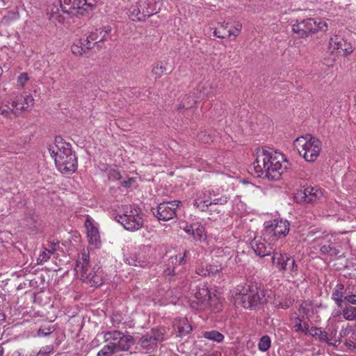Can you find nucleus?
<instances>
[{"instance_id": "49", "label": "nucleus", "mask_w": 356, "mask_h": 356, "mask_svg": "<svg viewBox=\"0 0 356 356\" xmlns=\"http://www.w3.org/2000/svg\"><path fill=\"white\" fill-rule=\"evenodd\" d=\"M81 42H83V47L85 49V52H86L87 50H90L92 49V47L95 45L94 44V41H92L89 38V35L86 39H80Z\"/></svg>"}, {"instance_id": "50", "label": "nucleus", "mask_w": 356, "mask_h": 356, "mask_svg": "<svg viewBox=\"0 0 356 356\" xmlns=\"http://www.w3.org/2000/svg\"><path fill=\"white\" fill-rule=\"evenodd\" d=\"M321 251L324 254L333 255L336 254V250L330 245H323L321 248Z\"/></svg>"}, {"instance_id": "56", "label": "nucleus", "mask_w": 356, "mask_h": 356, "mask_svg": "<svg viewBox=\"0 0 356 356\" xmlns=\"http://www.w3.org/2000/svg\"><path fill=\"white\" fill-rule=\"evenodd\" d=\"M135 182H136V178L131 177V178H129L127 180L122 182V185L124 187L129 188V187H131L132 186V184Z\"/></svg>"}, {"instance_id": "26", "label": "nucleus", "mask_w": 356, "mask_h": 356, "mask_svg": "<svg viewBox=\"0 0 356 356\" xmlns=\"http://www.w3.org/2000/svg\"><path fill=\"white\" fill-rule=\"evenodd\" d=\"M174 325L177 329L179 337H181L187 335L192 330V326L186 318L177 319Z\"/></svg>"}, {"instance_id": "58", "label": "nucleus", "mask_w": 356, "mask_h": 356, "mask_svg": "<svg viewBox=\"0 0 356 356\" xmlns=\"http://www.w3.org/2000/svg\"><path fill=\"white\" fill-rule=\"evenodd\" d=\"M355 343L356 342H354L352 340L350 339H348V340H346L345 341V345L346 347H348L349 349L350 350H355Z\"/></svg>"}, {"instance_id": "38", "label": "nucleus", "mask_w": 356, "mask_h": 356, "mask_svg": "<svg viewBox=\"0 0 356 356\" xmlns=\"http://www.w3.org/2000/svg\"><path fill=\"white\" fill-rule=\"evenodd\" d=\"M100 0H81L84 14L92 10L98 4Z\"/></svg>"}, {"instance_id": "16", "label": "nucleus", "mask_w": 356, "mask_h": 356, "mask_svg": "<svg viewBox=\"0 0 356 356\" xmlns=\"http://www.w3.org/2000/svg\"><path fill=\"white\" fill-rule=\"evenodd\" d=\"M78 273L80 274L81 280L83 282L91 286H100L103 284L102 270L99 267L96 269L95 268L90 269V267L83 268L80 270Z\"/></svg>"}, {"instance_id": "10", "label": "nucleus", "mask_w": 356, "mask_h": 356, "mask_svg": "<svg viewBox=\"0 0 356 356\" xmlns=\"http://www.w3.org/2000/svg\"><path fill=\"white\" fill-rule=\"evenodd\" d=\"M191 256L189 250H184L183 252H179L170 257L165 263V268L163 270V275L169 280L179 274L177 271L178 266H183L186 264L187 259Z\"/></svg>"}, {"instance_id": "33", "label": "nucleus", "mask_w": 356, "mask_h": 356, "mask_svg": "<svg viewBox=\"0 0 356 356\" xmlns=\"http://www.w3.org/2000/svg\"><path fill=\"white\" fill-rule=\"evenodd\" d=\"M309 335L314 337H317L320 341L326 342L329 345L331 344V343L328 342L327 333L325 331L322 330L321 328L312 327L310 329Z\"/></svg>"}, {"instance_id": "35", "label": "nucleus", "mask_w": 356, "mask_h": 356, "mask_svg": "<svg viewBox=\"0 0 356 356\" xmlns=\"http://www.w3.org/2000/svg\"><path fill=\"white\" fill-rule=\"evenodd\" d=\"M342 315L347 321H354L356 319V307L346 306L342 309Z\"/></svg>"}, {"instance_id": "30", "label": "nucleus", "mask_w": 356, "mask_h": 356, "mask_svg": "<svg viewBox=\"0 0 356 356\" xmlns=\"http://www.w3.org/2000/svg\"><path fill=\"white\" fill-rule=\"evenodd\" d=\"M152 339H153L148 332L143 335L140 339V344L141 347L147 351L154 350L156 346V343Z\"/></svg>"}, {"instance_id": "12", "label": "nucleus", "mask_w": 356, "mask_h": 356, "mask_svg": "<svg viewBox=\"0 0 356 356\" xmlns=\"http://www.w3.org/2000/svg\"><path fill=\"white\" fill-rule=\"evenodd\" d=\"M179 204H181L179 200L163 202L156 208H152V211L159 220L168 221L176 216Z\"/></svg>"}, {"instance_id": "47", "label": "nucleus", "mask_w": 356, "mask_h": 356, "mask_svg": "<svg viewBox=\"0 0 356 356\" xmlns=\"http://www.w3.org/2000/svg\"><path fill=\"white\" fill-rule=\"evenodd\" d=\"M55 329L53 327H42L38 331V335L39 337H46L52 333Z\"/></svg>"}, {"instance_id": "6", "label": "nucleus", "mask_w": 356, "mask_h": 356, "mask_svg": "<svg viewBox=\"0 0 356 356\" xmlns=\"http://www.w3.org/2000/svg\"><path fill=\"white\" fill-rule=\"evenodd\" d=\"M298 154L308 162L314 161L321 151V142L310 135L298 137L293 142Z\"/></svg>"}, {"instance_id": "52", "label": "nucleus", "mask_w": 356, "mask_h": 356, "mask_svg": "<svg viewBox=\"0 0 356 356\" xmlns=\"http://www.w3.org/2000/svg\"><path fill=\"white\" fill-rule=\"evenodd\" d=\"M353 332V330L351 326H347L346 327H343L340 332H339V334L341 337H346L347 335H348L350 333Z\"/></svg>"}, {"instance_id": "2", "label": "nucleus", "mask_w": 356, "mask_h": 356, "mask_svg": "<svg viewBox=\"0 0 356 356\" xmlns=\"http://www.w3.org/2000/svg\"><path fill=\"white\" fill-rule=\"evenodd\" d=\"M188 302L194 309H210L217 312L221 309L222 300L220 295L211 293L206 283H200L191 287L187 294Z\"/></svg>"}, {"instance_id": "45", "label": "nucleus", "mask_w": 356, "mask_h": 356, "mask_svg": "<svg viewBox=\"0 0 356 356\" xmlns=\"http://www.w3.org/2000/svg\"><path fill=\"white\" fill-rule=\"evenodd\" d=\"M197 140L204 144L210 143L212 141L211 136L206 131H200L197 136Z\"/></svg>"}, {"instance_id": "4", "label": "nucleus", "mask_w": 356, "mask_h": 356, "mask_svg": "<svg viewBox=\"0 0 356 356\" xmlns=\"http://www.w3.org/2000/svg\"><path fill=\"white\" fill-rule=\"evenodd\" d=\"M241 305L246 309H253L267 302L266 291L256 283H250L237 289Z\"/></svg>"}, {"instance_id": "64", "label": "nucleus", "mask_w": 356, "mask_h": 356, "mask_svg": "<svg viewBox=\"0 0 356 356\" xmlns=\"http://www.w3.org/2000/svg\"><path fill=\"white\" fill-rule=\"evenodd\" d=\"M353 334L355 335V337H353V339H356V334L355 333V332H354V331L353 332Z\"/></svg>"}, {"instance_id": "29", "label": "nucleus", "mask_w": 356, "mask_h": 356, "mask_svg": "<svg viewBox=\"0 0 356 356\" xmlns=\"http://www.w3.org/2000/svg\"><path fill=\"white\" fill-rule=\"evenodd\" d=\"M0 115L4 118H11V115L16 116L15 108L12 106V99L0 102Z\"/></svg>"}, {"instance_id": "36", "label": "nucleus", "mask_w": 356, "mask_h": 356, "mask_svg": "<svg viewBox=\"0 0 356 356\" xmlns=\"http://www.w3.org/2000/svg\"><path fill=\"white\" fill-rule=\"evenodd\" d=\"M271 346V339L268 335L261 337L258 342V349L261 352H266Z\"/></svg>"}, {"instance_id": "37", "label": "nucleus", "mask_w": 356, "mask_h": 356, "mask_svg": "<svg viewBox=\"0 0 356 356\" xmlns=\"http://www.w3.org/2000/svg\"><path fill=\"white\" fill-rule=\"evenodd\" d=\"M313 307L312 304L310 302H303L299 307V313L301 315L302 318H309V313L312 312Z\"/></svg>"}, {"instance_id": "28", "label": "nucleus", "mask_w": 356, "mask_h": 356, "mask_svg": "<svg viewBox=\"0 0 356 356\" xmlns=\"http://www.w3.org/2000/svg\"><path fill=\"white\" fill-rule=\"evenodd\" d=\"M343 291L344 285L341 283H338L334 287L332 293V299L334 301L339 307H342V303L345 300Z\"/></svg>"}, {"instance_id": "54", "label": "nucleus", "mask_w": 356, "mask_h": 356, "mask_svg": "<svg viewBox=\"0 0 356 356\" xmlns=\"http://www.w3.org/2000/svg\"><path fill=\"white\" fill-rule=\"evenodd\" d=\"M208 268L209 272V275H216L218 273L221 268H219L217 266L211 265L208 264Z\"/></svg>"}, {"instance_id": "8", "label": "nucleus", "mask_w": 356, "mask_h": 356, "mask_svg": "<svg viewBox=\"0 0 356 356\" xmlns=\"http://www.w3.org/2000/svg\"><path fill=\"white\" fill-rule=\"evenodd\" d=\"M327 25L321 19L309 18L295 24L292 26L293 32L298 38H305L309 34L316 33L319 30H324Z\"/></svg>"}, {"instance_id": "48", "label": "nucleus", "mask_w": 356, "mask_h": 356, "mask_svg": "<svg viewBox=\"0 0 356 356\" xmlns=\"http://www.w3.org/2000/svg\"><path fill=\"white\" fill-rule=\"evenodd\" d=\"M29 79V75L27 73L24 72L19 75L17 77V86H20L21 88L24 87L27 81Z\"/></svg>"}, {"instance_id": "25", "label": "nucleus", "mask_w": 356, "mask_h": 356, "mask_svg": "<svg viewBox=\"0 0 356 356\" xmlns=\"http://www.w3.org/2000/svg\"><path fill=\"white\" fill-rule=\"evenodd\" d=\"M293 330L295 332L303 333L305 335L310 334L309 325L300 317H296L293 320Z\"/></svg>"}, {"instance_id": "18", "label": "nucleus", "mask_w": 356, "mask_h": 356, "mask_svg": "<svg viewBox=\"0 0 356 356\" xmlns=\"http://www.w3.org/2000/svg\"><path fill=\"white\" fill-rule=\"evenodd\" d=\"M81 0H60V8L65 13L71 15H83Z\"/></svg>"}, {"instance_id": "51", "label": "nucleus", "mask_w": 356, "mask_h": 356, "mask_svg": "<svg viewBox=\"0 0 356 356\" xmlns=\"http://www.w3.org/2000/svg\"><path fill=\"white\" fill-rule=\"evenodd\" d=\"M292 304L293 302L291 300H286L284 302H280L279 304H277L275 307L277 308L286 309L290 307L292 305Z\"/></svg>"}, {"instance_id": "13", "label": "nucleus", "mask_w": 356, "mask_h": 356, "mask_svg": "<svg viewBox=\"0 0 356 356\" xmlns=\"http://www.w3.org/2000/svg\"><path fill=\"white\" fill-rule=\"evenodd\" d=\"M84 225L90 248L93 249L99 248L102 241L98 224L91 217L88 216Z\"/></svg>"}, {"instance_id": "14", "label": "nucleus", "mask_w": 356, "mask_h": 356, "mask_svg": "<svg viewBox=\"0 0 356 356\" xmlns=\"http://www.w3.org/2000/svg\"><path fill=\"white\" fill-rule=\"evenodd\" d=\"M128 15L131 20L141 22L152 16L153 12L149 10L145 1L140 0L130 7Z\"/></svg>"}, {"instance_id": "42", "label": "nucleus", "mask_w": 356, "mask_h": 356, "mask_svg": "<svg viewBox=\"0 0 356 356\" xmlns=\"http://www.w3.org/2000/svg\"><path fill=\"white\" fill-rule=\"evenodd\" d=\"M83 43L84 42H81L80 40L76 41L71 47L72 54L76 56H82L85 54V49L83 47Z\"/></svg>"}, {"instance_id": "60", "label": "nucleus", "mask_w": 356, "mask_h": 356, "mask_svg": "<svg viewBox=\"0 0 356 356\" xmlns=\"http://www.w3.org/2000/svg\"><path fill=\"white\" fill-rule=\"evenodd\" d=\"M215 36L219 38H225V36L220 35L219 32L217 30H215L213 32Z\"/></svg>"}, {"instance_id": "3", "label": "nucleus", "mask_w": 356, "mask_h": 356, "mask_svg": "<svg viewBox=\"0 0 356 356\" xmlns=\"http://www.w3.org/2000/svg\"><path fill=\"white\" fill-rule=\"evenodd\" d=\"M58 170L63 174L70 175L77 169V158L72 150L71 145L60 137L55 138L54 144L49 148Z\"/></svg>"}, {"instance_id": "22", "label": "nucleus", "mask_w": 356, "mask_h": 356, "mask_svg": "<svg viewBox=\"0 0 356 356\" xmlns=\"http://www.w3.org/2000/svg\"><path fill=\"white\" fill-rule=\"evenodd\" d=\"M196 90V98L199 100L208 99L215 95V88L209 82L199 84Z\"/></svg>"}, {"instance_id": "11", "label": "nucleus", "mask_w": 356, "mask_h": 356, "mask_svg": "<svg viewBox=\"0 0 356 356\" xmlns=\"http://www.w3.org/2000/svg\"><path fill=\"white\" fill-rule=\"evenodd\" d=\"M272 263L279 271L289 273L293 277L298 275V266L295 259L286 254L274 252Z\"/></svg>"}, {"instance_id": "32", "label": "nucleus", "mask_w": 356, "mask_h": 356, "mask_svg": "<svg viewBox=\"0 0 356 356\" xmlns=\"http://www.w3.org/2000/svg\"><path fill=\"white\" fill-rule=\"evenodd\" d=\"M167 63H164L162 61L156 62L152 70V73L154 76H155V79H159L163 75H164L167 70Z\"/></svg>"}, {"instance_id": "17", "label": "nucleus", "mask_w": 356, "mask_h": 356, "mask_svg": "<svg viewBox=\"0 0 356 356\" xmlns=\"http://www.w3.org/2000/svg\"><path fill=\"white\" fill-rule=\"evenodd\" d=\"M250 246L254 253L261 257L269 255L273 248L270 243H266L264 238L261 237H254L250 243Z\"/></svg>"}, {"instance_id": "43", "label": "nucleus", "mask_w": 356, "mask_h": 356, "mask_svg": "<svg viewBox=\"0 0 356 356\" xmlns=\"http://www.w3.org/2000/svg\"><path fill=\"white\" fill-rule=\"evenodd\" d=\"M54 251L55 249L54 248H52V250H48L45 248L39 255L38 258V264H42L47 261L49 259L50 256L54 254Z\"/></svg>"}, {"instance_id": "9", "label": "nucleus", "mask_w": 356, "mask_h": 356, "mask_svg": "<svg viewBox=\"0 0 356 356\" xmlns=\"http://www.w3.org/2000/svg\"><path fill=\"white\" fill-rule=\"evenodd\" d=\"M265 237L276 239L284 238L289 232L290 223L287 220L277 218L264 222Z\"/></svg>"}, {"instance_id": "44", "label": "nucleus", "mask_w": 356, "mask_h": 356, "mask_svg": "<svg viewBox=\"0 0 356 356\" xmlns=\"http://www.w3.org/2000/svg\"><path fill=\"white\" fill-rule=\"evenodd\" d=\"M127 261L129 265L134 266L145 267L147 265L146 261L139 259L136 256L131 257Z\"/></svg>"}, {"instance_id": "61", "label": "nucleus", "mask_w": 356, "mask_h": 356, "mask_svg": "<svg viewBox=\"0 0 356 356\" xmlns=\"http://www.w3.org/2000/svg\"><path fill=\"white\" fill-rule=\"evenodd\" d=\"M5 319V315L3 313H0V322L3 321Z\"/></svg>"}, {"instance_id": "46", "label": "nucleus", "mask_w": 356, "mask_h": 356, "mask_svg": "<svg viewBox=\"0 0 356 356\" xmlns=\"http://www.w3.org/2000/svg\"><path fill=\"white\" fill-rule=\"evenodd\" d=\"M196 273L200 276H209L208 264H201L195 270Z\"/></svg>"}, {"instance_id": "39", "label": "nucleus", "mask_w": 356, "mask_h": 356, "mask_svg": "<svg viewBox=\"0 0 356 356\" xmlns=\"http://www.w3.org/2000/svg\"><path fill=\"white\" fill-rule=\"evenodd\" d=\"M89 267V255L86 253H83L81 259L76 262L75 270L76 273H79L80 270Z\"/></svg>"}, {"instance_id": "31", "label": "nucleus", "mask_w": 356, "mask_h": 356, "mask_svg": "<svg viewBox=\"0 0 356 356\" xmlns=\"http://www.w3.org/2000/svg\"><path fill=\"white\" fill-rule=\"evenodd\" d=\"M197 99H197L196 96H195V95H186L184 97L181 104L178 106V109L181 110L182 108H184V109L191 108L193 107V106L195 105V104L197 102Z\"/></svg>"}, {"instance_id": "21", "label": "nucleus", "mask_w": 356, "mask_h": 356, "mask_svg": "<svg viewBox=\"0 0 356 356\" xmlns=\"http://www.w3.org/2000/svg\"><path fill=\"white\" fill-rule=\"evenodd\" d=\"M330 46L334 49H337L339 53L343 55H349L353 51V48L350 43L347 42L342 38L334 35L330 39Z\"/></svg>"}, {"instance_id": "41", "label": "nucleus", "mask_w": 356, "mask_h": 356, "mask_svg": "<svg viewBox=\"0 0 356 356\" xmlns=\"http://www.w3.org/2000/svg\"><path fill=\"white\" fill-rule=\"evenodd\" d=\"M152 338L153 339L156 343L159 341H162L164 340V329H152L149 332H148Z\"/></svg>"}, {"instance_id": "62", "label": "nucleus", "mask_w": 356, "mask_h": 356, "mask_svg": "<svg viewBox=\"0 0 356 356\" xmlns=\"http://www.w3.org/2000/svg\"><path fill=\"white\" fill-rule=\"evenodd\" d=\"M0 356H3V348L0 347Z\"/></svg>"}, {"instance_id": "5", "label": "nucleus", "mask_w": 356, "mask_h": 356, "mask_svg": "<svg viewBox=\"0 0 356 356\" xmlns=\"http://www.w3.org/2000/svg\"><path fill=\"white\" fill-rule=\"evenodd\" d=\"M120 212L115 216V219L125 229L135 232L143 227L144 219L140 208L135 205H124Z\"/></svg>"}, {"instance_id": "63", "label": "nucleus", "mask_w": 356, "mask_h": 356, "mask_svg": "<svg viewBox=\"0 0 356 356\" xmlns=\"http://www.w3.org/2000/svg\"><path fill=\"white\" fill-rule=\"evenodd\" d=\"M168 302V301H166V300H162V301L161 302V305H165V304H167Z\"/></svg>"}, {"instance_id": "27", "label": "nucleus", "mask_w": 356, "mask_h": 356, "mask_svg": "<svg viewBox=\"0 0 356 356\" xmlns=\"http://www.w3.org/2000/svg\"><path fill=\"white\" fill-rule=\"evenodd\" d=\"M305 201L311 203L322 196V192L315 187H307L303 191Z\"/></svg>"}, {"instance_id": "53", "label": "nucleus", "mask_w": 356, "mask_h": 356, "mask_svg": "<svg viewBox=\"0 0 356 356\" xmlns=\"http://www.w3.org/2000/svg\"><path fill=\"white\" fill-rule=\"evenodd\" d=\"M344 300L350 304L356 305V294L346 295Z\"/></svg>"}, {"instance_id": "57", "label": "nucleus", "mask_w": 356, "mask_h": 356, "mask_svg": "<svg viewBox=\"0 0 356 356\" xmlns=\"http://www.w3.org/2000/svg\"><path fill=\"white\" fill-rule=\"evenodd\" d=\"M241 27H242V26L241 24H237L234 27V30L233 31H229V35H233L235 37L237 36L240 33V32H241Z\"/></svg>"}, {"instance_id": "59", "label": "nucleus", "mask_w": 356, "mask_h": 356, "mask_svg": "<svg viewBox=\"0 0 356 356\" xmlns=\"http://www.w3.org/2000/svg\"><path fill=\"white\" fill-rule=\"evenodd\" d=\"M6 356H23L18 350H14L8 353Z\"/></svg>"}, {"instance_id": "20", "label": "nucleus", "mask_w": 356, "mask_h": 356, "mask_svg": "<svg viewBox=\"0 0 356 356\" xmlns=\"http://www.w3.org/2000/svg\"><path fill=\"white\" fill-rule=\"evenodd\" d=\"M183 230L191 235L195 241H203L207 239V234L204 226L200 222L186 224Z\"/></svg>"}, {"instance_id": "24", "label": "nucleus", "mask_w": 356, "mask_h": 356, "mask_svg": "<svg viewBox=\"0 0 356 356\" xmlns=\"http://www.w3.org/2000/svg\"><path fill=\"white\" fill-rule=\"evenodd\" d=\"M230 197L219 188L212 189V205H225L229 200Z\"/></svg>"}, {"instance_id": "15", "label": "nucleus", "mask_w": 356, "mask_h": 356, "mask_svg": "<svg viewBox=\"0 0 356 356\" xmlns=\"http://www.w3.org/2000/svg\"><path fill=\"white\" fill-rule=\"evenodd\" d=\"M34 105V99L30 94L23 93L12 99V106L15 108V115L22 111H31Z\"/></svg>"}, {"instance_id": "1", "label": "nucleus", "mask_w": 356, "mask_h": 356, "mask_svg": "<svg viewBox=\"0 0 356 356\" xmlns=\"http://www.w3.org/2000/svg\"><path fill=\"white\" fill-rule=\"evenodd\" d=\"M289 166V162L282 153L273 149L263 148L257 153L251 170L257 177H265L269 180L278 181Z\"/></svg>"}, {"instance_id": "7", "label": "nucleus", "mask_w": 356, "mask_h": 356, "mask_svg": "<svg viewBox=\"0 0 356 356\" xmlns=\"http://www.w3.org/2000/svg\"><path fill=\"white\" fill-rule=\"evenodd\" d=\"M104 341L108 343L119 353L121 351H127L134 344V340L132 336L124 334L118 330H111L104 332Z\"/></svg>"}, {"instance_id": "40", "label": "nucleus", "mask_w": 356, "mask_h": 356, "mask_svg": "<svg viewBox=\"0 0 356 356\" xmlns=\"http://www.w3.org/2000/svg\"><path fill=\"white\" fill-rule=\"evenodd\" d=\"M115 346H112L111 344L107 343L98 353L97 356H111L115 353H118L115 349Z\"/></svg>"}, {"instance_id": "19", "label": "nucleus", "mask_w": 356, "mask_h": 356, "mask_svg": "<svg viewBox=\"0 0 356 356\" xmlns=\"http://www.w3.org/2000/svg\"><path fill=\"white\" fill-rule=\"evenodd\" d=\"M212 190L203 191L197 194L194 206L201 211H207L212 205Z\"/></svg>"}, {"instance_id": "23", "label": "nucleus", "mask_w": 356, "mask_h": 356, "mask_svg": "<svg viewBox=\"0 0 356 356\" xmlns=\"http://www.w3.org/2000/svg\"><path fill=\"white\" fill-rule=\"evenodd\" d=\"M112 30L110 26L96 29L89 34V38L94 41V44H98L108 40V35Z\"/></svg>"}, {"instance_id": "55", "label": "nucleus", "mask_w": 356, "mask_h": 356, "mask_svg": "<svg viewBox=\"0 0 356 356\" xmlns=\"http://www.w3.org/2000/svg\"><path fill=\"white\" fill-rule=\"evenodd\" d=\"M109 178L112 180H118L121 179V175L117 170H112L109 173Z\"/></svg>"}, {"instance_id": "34", "label": "nucleus", "mask_w": 356, "mask_h": 356, "mask_svg": "<svg viewBox=\"0 0 356 356\" xmlns=\"http://www.w3.org/2000/svg\"><path fill=\"white\" fill-rule=\"evenodd\" d=\"M203 337L210 341L220 343L224 339V336L216 330L207 331L203 333Z\"/></svg>"}]
</instances>
